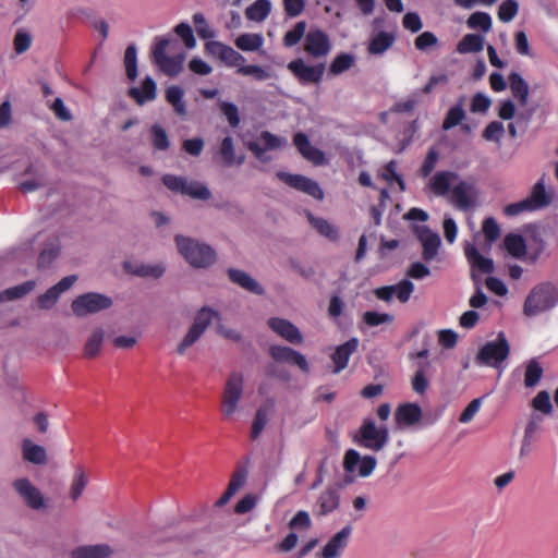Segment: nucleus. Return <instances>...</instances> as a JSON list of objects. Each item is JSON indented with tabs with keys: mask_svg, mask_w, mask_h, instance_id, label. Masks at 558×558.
I'll use <instances>...</instances> for the list:
<instances>
[{
	"mask_svg": "<svg viewBox=\"0 0 558 558\" xmlns=\"http://www.w3.org/2000/svg\"><path fill=\"white\" fill-rule=\"evenodd\" d=\"M151 57L159 70L170 77L181 73L186 58L177 41L165 37L156 38Z\"/></svg>",
	"mask_w": 558,
	"mask_h": 558,
	"instance_id": "obj_1",
	"label": "nucleus"
},
{
	"mask_svg": "<svg viewBox=\"0 0 558 558\" xmlns=\"http://www.w3.org/2000/svg\"><path fill=\"white\" fill-rule=\"evenodd\" d=\"M554 199V189L546 186L545 175H542L533 184L529 195L517 202L505 206L504 214L508 217H517L524 213H534L547 208Z\"/></svg>",
	"mask_w": 558,
	"mask_h": 558,
	"instance_id": "obj_2",
	"label": "nucleus"
},
{
	"mask_svg": "<svg viewBox=\"0 0 558 558\" xmlns=\"http://www.w3.org/2000/svg\"><path fill=\"white\" fill-rule=\"evenodd\" d=\"M527 263L535 264L543 256H548L550 242L558 243V227L550 225H532L525 229Z\"/></svg>",
	"mask_w": 558,
	"mask_h": 558,
	"instance_id": "obj_3",
	"label": "nucleus"
},
{
	"mask_svg": "<svg viewBox=\"0 0 558 558\" xmlns=\"http://www.w3.org/2000/svg\"><path fill=\"white\" fill-rule=\"evenodd\" d=\"M558 304V288L553 282H542L532 288L529 292L523 313L533 317L550 311Z\"/></svg>",
	"mask_w": 558,
	"mask_h": 558,
	"instance_id": "obj_4",
	"label": "nucleus"
},
{
	"mask_svg": "<svg viewBox=\"0 0 558 558\" xmlns=\"http://www.w3.org/2000/svg\"><path fill=\"white\" fill-rule=\"evenodd\" d=\"M174 240L179 253L192 267L206 268L214 264L216 253L206 243L184 235H177Z\"/></svg>",
	"mask_w": 558,
	"mask_h": 558,
	"instance_id": "obj_5",
	"label": "nucleus"
},
{
	"mask_svg": "<svg viewBox=\"0 0 558 558\" xmlns=\"http://www.w3.org/2000/svg\"><path fill=\"white\" fill-rule=\"evenodd\" d=\"M221 319L218 311L203 306L199 308L193 319L192 325L178 343L175 352L179 355H184L190 348H192L205 333L207 328L215 322Z\"/></svg>",
	"mask_w": 558,
	"mask_h": 558,
	"instance_id": "obj_6",
	"label": "nucleus"
},
{
	"mask_svg": "<svg viewBox=\"0 0 558 558\" xmlns=\"http://www.w3.org/2000/svg\"><path fill=\"white\" fill-rule=\"evenodd\" d=\"M244 395V377L240 372H231L223 386L220 410L226 418H232L240 410V402Z\"/></svg>",
	"mask_w": 558,
	"mask_h": 558,
	"instance_id": "obj_7",
	"label": "nucleus"
},
{
	"mask_svg": "<svg viewBox=\"0 0 558 558\" xmlns=\"http://www.w3.org/2000/svg\"><path fill=\"white\" fill-rule=\"evenodd\" d=\"M163 184L171 191L187 195L194 199L207 201L211 197L210 190L197 181H189L184 177L166 174L162 177Z\"/></svg>",
	"mask_w": 558,
	"mask_h": 558,
	"instance_id": "obj_8",
	"label": "nucleus"
},
{
	"mask_svg": "<svg viewBox=\"0 0 558 558\" xmlns=\"http://www.w3.org/2000/svg\"><path fill=\"white\" fill-rule=\"evenodd\" d=\"M509 344L504 336L499 333L495 341L485 343L477 353L476 362L482 365L499 367L509 354Z\"/></svg>",
	"mask_w": 558,
	"mask_h": 558,
	"instance_id": "obj_9",
	"label": "nucleus"
},
{
	"mask_svg": "<svg viewBox=\"0 0 558 558\" xmlns=\"http://www.w3.org/2000/svg\"><path fill=\"white\" fill-rule=\"evenodd\" d=\"M112 305V300L100 293L89 292L82 294L73 300L72 311L78 317H85L90 314L107 310Z\"/></svg>",
	"mask_w": 558,
	"mask_h": 558,
	"instance_id": "obj_10",
	"label": "nucleus"
},
{
	"mask_svg": "<svg viewBox=\"0 0 558 558\" xmlns=\"http://www.w3.org/2000/svg\"><path fill=\"white\" fill-rule=\"evenodd\" d=\"M376 459L372 456L361 457L353 449L347 451L343 460V466L348 474V482H352L355 476H369L376 468Z\"/></svg>",
	"mask_w": 558,
	"mask_h": 558,
	"instance_id": "obj_11",
	"label": "nucleus"
},
{
	"mask_svg": "<svg viewBox=\"0 0 558 558\" xmlns=\"http://www.w3.org/2000/svg\"><path fill=\"white\" fill-rule=\"evenodd\" d=\"M447 199L457 209L469 211L477 204V191L472 183L460 179Z\"/></svg>",
	"mask_w": 558,
	"mask_h": 558,
	"instance_id": "obj_12",
	"label": "nucleus"
},
{
	"mask_svg": "<svg viewBox=\"0 0 558 558\" xmlns=\"http://www.w3.org/2000/svg\"><path fill=\"white\" fill-rule=\"evenodd\" d=\"M12 485L16 494L28 508L43 510L47 507L45 496L28 478H17Z\"/></svg>",
	"mask_w": 558,
	"mask_h": 558,
	"instance_id": "obj_13",
	"label": "nucleus"
},
{
	"mask_svg": "<svg viewBox=\"0 0 558 558\" xmlns=\"http://www.w3.org/2000/svg\"><path fill=\"white\" fill-rule=\"evenodd\" d=\"M332 49L327 33L317 27H312L305 35L304 51L315 59L325 58Z\"/></svg>",
	"mask_w": 558,
	"mask_h": 558,
	"instance_id": "obj_14",
	"label": "nucleus"
},
{
	"mask_svg": "<svg viewBox=\"0 0 558 558\" xmlns=\"http://www.w3.org/2000/svg\"><path fill=\"white\" fill-rule=\"evenodd\" d=\"M423 418V410L415 402H404L395 411L396 426L400 430L415 429Z\"/></svg>",
	"mask_w": 558,
	"mask_h": 558,
	"instance_id": "obj_15",
	"label": "nucleus"
},
{
	"mask_svg": "<svg viewBox=\"0 0 558 558\" xmlns=\"http://www.w3.org/2000/svg\"><path fill=\"white\" fill-rule=\"evenodd\" d=\"M288 70L303 85L317 84L323 78L325 65L322 63L310 65L303 59H295L288 63Z\"/></svg>",
	"mask_w": 558,
	"mask_h": 558,
	"instance_id": "obj_16",
	"label": "nucleus"
},
{
	"mask_svg": "<svg viewBox=\"0 0 558 558\" xmlns=\"http://www.w3.org/2000/svg\"><path fill=\"white\" fill-rule=\"evenodd\" d=\"M361 444L371 450L379 451L388 442V429L377 427L374 421H365L360 429Z\"/></svg>",
	"mask_w": 558,
	"mask_h": 558,
	"instance_id": "obj_17",
	"label": "nucleus"
},
{
	"mask_svg": "<svg viewBox=\"0 0 558 558\" xmlns=\"http://www.w3.org/2000/svg\"><path fill=\"white\" fill-rule=\"evenodd\" d=\"M205 50L207 53L218 58L227 66L235 68L236 73H239V69L246 61L240 52L220 41H207L205 45Z\"/></svg>",
	"mask_w": 558,
	"mask_h": 558,
	"instance_id": "obj_18",
	"label": "nucleus"
},
{
	"mask_svg": "<svg viewBox=\"0 0 558 558\" xmlns=\"http://www.w3.org/2000/svg\"><path fill=\"white\" fill-rule=\"evenodd\" d=\"M278 178L291 187L304 192L318 201L324 198V191L319 184L307 177L281 171L278 172Z\"/></svg>",
	"mask_w": 558,
	"mask_h": 558,
	"instance_id": "obj_19",
	"label": "nucleus"
},
{
	"mask_svg": "<svg viewBox=\"0 0 558 558\" xmlns=\"http://www.w3.org/2000/svg\"><path fill=\"white\" fill-rule=\"evenodd\" d=\"M414 232L422 244V256L424 260H433L437 256L439 247L441 245V239L439 234L435 231H432L426 226L415 227Z\"/></svg>",
	"mask_w": 558,
	"mask_h": 558,
	"instance_id": "obj_20",
	"label": "nucleus"
},
{
	"mask_svg": "<svg viewBox=\"0 0 558 558\" xmlns=\"http://www.w3.org/2000/svg\"><path fill=\"white\" fill-rule=\"evenodd\" d=\"M288 141L283 137L271 134L270 132L264 131L260 133L258 138L248 144L250 150L254 153V155L260 159L266 161L267 158L265 153L267 150L279 149L286 147Z\"/></svg>",
	"mask_w": 558,
	"mask_h": 558,
	"instance_id": "obj_21",
	"label": "nucleus"
},
{
	"mask_svg": "<svg viewBox=\"0 0 558 558\" xmlns=\"http://www.w3.org/2000/svg\"><path fill=\"white\" fill-rule=\"evenodd\" d=\"M350 534V526L341 529L325 544L322 550L316 554V558H340L348 546Z\"/></svg>",
	"mask_w": 558,
	"mask_h": 558,
	"instance_id": "obj_22",
	"label": "nucleus"
},
{
	"mask_svg": "<svg viewBox=\"0 0 558 558\" xmlns=\"http://www.w3.org/2000/svg\"><path fill=\"white\" fill-rule=\"evenodd\" d=\"M269 354L277 362L293 364L304 373L310 372V365L306 357L292 348L283 345H271L269 348Z\"/></svg>",
	"mask_w": 558,
	"mask_h": 558,
	"instance_id": "obj_23",
	"label": "nucleus"
},
{
	"mask_svg": "<svg viewBox=\"0 0 558 558\" xmlns=\"http://www.w3.org/2000/svg\"><path fill=\"white\" fill-rule=\"evenodd\" d=\"M459 180V174L453 171H438L430 177L428 187L436 196L448 198Z\"/></svg>",
	"mask_w": 558,
	"mask_h": 558,
	"instance_id": "obj_24",
	"label": "nucleus"
},
{
	"mask_svg": "<svg viewBox=\"0 0 558 558\" xmlns=\"http://www.w3.org/2000/svg\"><path fill=\"white\" fill-rule=\"evenodd\" d=\"M77 280V276L71 275L62 278L57 284L49 288L37 299L38 306L44 310L51 308L59 300L60 295L68 291Z\"/></svg>",
	"mask_w": 558,
	"mask_h": 558,
	"instance_id": "obj_25",
	"label": "nucleus"
},
{
	"mask_svg": "<svg viewBox=\"0 0 558 558\" xmlns=\"http://www.w3.org/2000/svg\"><path fill=\"white\" fill-rule=\"evenodd\" d=\"M464 254L472 269L471 276L473 272L478 275L477 272L490 274L494 271L493 259L481 254L474 243H465Z\"/></svg>",
	"mask_w": 558,
	"mask_h": 558,
	"instance_id": "obj_26",
	"label": "nucleus"
},
{
	"mask_svg": "<svg viewBox=\"0 0 558 558\" xmlns=\"http://www.w3.org/2000/svg\"><path fill=\"white\" fill-rule=\"evenodd\" d=\"M268 326L274 332L292 344H301L303 342L300 329L288 319L272 317L268 320Z\"/></svg>",
	"mask_w": 558,
	"mask_h": 558,
	"instance_id": "obj_27",
	"label": "nucleus"
},
{
	"mask_svg": "<svg viewBox=\"0 0 558 558\" xmlns=\"http://www.w3.org/2000/svg\"><path fill=\"white\" fill-rule=\"evenodd\" d=\"M293 142L300 154L306 160L313 162L316 166L326 163L325 154L320 149L314 147L304 133H296L294 135Z\"/></svg>",
	"mask_w": 558,
	"mask_h": 558,
	"instance_id": "obj_28",
	"label": "nucleus"
},
{
	"mask_svg": "<svg viewBox=\"0 0 558 558\" xmlns=\"http://www.w3.org/2000/svg\"><path fill=\"white\" fill-rule=\"evenodd\" d=\"M293 142L300 154L306 160L313 162L316 166L326 163L325 154L320 149L314 147L304 133H296L294 135Z\"/></svg>",
	"mask_w": 558,
	"mask_h": 558,
	"instance_id": "obj_29",
	"label": "nucleus"
},
{
	"mask_svg": "<svg viewBox=\"0 0 558 558\" xmlns=\"http://www.w3.org/2000/svg\"><path fill=\"white\" fill-rule=\"evenodd\" d=\"M539 424L541 420L532 416L525 427L523 437L521 440L520 451H519V458L524 459L526 458L534 449V444L537 440V433L539 430Z\"/></svg>",
	"mask_w": 558,
	"mask_h": 558,
	"instance_id": "obj_30",
	"label": "nucleus"
},
{
	"mask_svg": "<svg viewBox=\"0 0 558 558\" xmlns=\"http://www.w3.org/2000/svg\"><path fill=\"white\" fill-rule=\"evenodd\" d=\"M357 347L359 340L352 338L336 348L335 352L331 354V360L335 364V374L340 373L347 367L350 356L356 351Z\"/></svg>",
	"mask_w": 558,
	"mask_h": 558,
	"instance_id": "obj_31",
	"label": "nucleus"
},
{
	"mask_svg": "<svg viewBox=\"0 0 558 558\" xmlns=\"http://www.w3.org/2000/svg\"><path fill=\"white\" fill-rule=\"evenodd\" d=\"M123 267L126 272L144 278H159L166 270L161 263L144 264L125 262Z\"/></svg>",
	"mask_w": 558,
	"mask_h": 558,
	"instance_id": "obj_32",
	"label": "nucleus"
},
{
	"mask_svg": "<svg viewBox=\"0 0 558 558\" xmlns=\"http://www.w3.org/2000/svg\"><path fill=\"white\" fill-rule=\"evenodd\" d=\"M129 96L132 97L140 106L148 101H153L157 97V84L150 76H146L140 87L129 89Z\"/></svg>",
	"mask_w": 558,
	"mask_h": 558,
	"instance_id": "obj_33",
	"label": "nucleus"
},
{
	"mask_svg": "<svg viewBox=\"0 0 558 558\" xmlns=\"http://www.w3.org/2000/svg\"><path fill=\"white\" fill-rule=\"evenodd\" d=\"M506 251L514 258L527 263L526 256V235L509 233L504 239Z\"/></svg>",
	"mask_w": 558,
	"mask_h": 558,
	"instance_id": "obj_34",
	"label": "nucleus"
},
{
	"mask_svg": "<svg viewBox=\"0 0 558 558\" xmlns=\"http://www.w3.org/2000/svg\"><path fill=\"white\" fill-rule=\"evenodd\" d=\"M339 506V492L336 487H327L318 496L316 501V510L318 514L326 515L335 511Z\"/></svg>",
	"mask_w": 558,
	"mask_h": 558,
	"instance_id": "obj_35",
	"label": "nucleus"
},
{
	"mask_svg": "<svg viewBox=\"0 0 558 558\" xmlns=\"http://www.w3.org/2000/svg\"><path fill=\"white\" fill-rule=\"evenodd\" d=\"M113 549L107 544L80 546L72 550L71 558H111Z\"/></svg>",
	"mask_w": 558,
	"mask_h": 558,
	"instance_id": "obj_36",
	"label": "nucleus"
},
{
	"mask_svg": "<svg viewBox=\"0 0 558 558\" xmlns=\"http://www.w3.org/2000/svg\"><path fill=\"white\" fill-rule=\"evenodd\" d=\"M396 38L388 32H378L368 41L367 51L372 56H381L392 47Z\"/></svg>",
	"mask_w": 558,
	"mask_h": 558,
	"instance_id": "obj_37",
	"label": "nucleus"
},
{
	"mask_svg": "<svg viewBox=\"0 0 558 558\" xmlns=\"http://www.w3.org/2000/svg\"><path fill=\"white\" fill-rule=\"evenodd\" d=\"M167 102L173 108L174 112L180 117H185L187 113L186 102L184 100V90L178 85L167 87L165 92Z\"/></svg>",
	"mask_w": 558,
	"mask_h": 558,
	"instance_id": "obj_38",
	"label": "nucleus"
},
{
	"mask_svg": "<svg viewBox=\"0 0 558 558\" xmlns=\"http://www.w3.org/2000/svg\"><path fill=\"white\" fill-rule=\"evenodd\" d=\"M89 477L86 470L82 465H77L74 470L70 488L69 497L73 501H77L83 495L86 486L88 485Z\"/></svg>",
	"mask_w": 558,
	"mask_h": 558,
	"instance_id": "obj_39",
	"label": "nucleus"
},
{
	"mask_svg": "<svg viewBox=\"0 0 558 558\" xmlns=\"http://www.w3.org/2000/svg\"><path fill=\"white\" fill-rule=\"evenodd\" d=\"M228 275L232 282L239 284L243 289L259 295L264 293L263 287L245 271L229 269Z\"/></svg>",
	"mask_w": 558,
	"mask_h": 558,
	"instance_id": "obj_40",
	"label": "nucleus"
},
{
	"mask_svg": "<svg viewBox=\"0 0 558 558\" xmlns=\"http://www.w3.org/2000/svg\"><path fill=\"white\" fill-rule=\"evenodd\" d=\"M22 453L25 461L33 464H45L47 461V452L43 446L36 445L26 438L22 442Z\"/></svg>",
	"mask_w": 558,
	"mask_h": 558,
	"instance_id": "obj_41",
	"label": "nucleus"
},
{
	"mask_svg": "<svg viewBox=\"0 0 558 558\" xmlns=\"http://www.w3.org/2000/svg\"><path fill=\"white\" fill-rule=\"evenodd\" d=\"M510 89L514 98L521 106H525L529 100V85L525 80L517 72L509 75Z\"/></svg>",
	"mask_w": 558,
	"mask_h": 558,
	"instance_id": "obj_42",
	"label": "nucleus"
},
{
	"mask_svg": "<svg viewBox=\"0 0 558 558\" xmlns=\"http://www.w3.org/2000/svg\"><path fill=\"white\" fill-rule=\"evenodd\" d=\"M25 174H29L31 178L20 181L19 186L23 192H26V193L34 192V191L38 190L39 187L44 186L46 183V175L39 169L29 167L26 170Z\"/></svg>",
	"mask_w": 558,
	"mask_h": 558,
	"instance_id": "obj_43",
	"label": "nucleus"
},
{
	"mask_svg": "<svg viewBox=\"0 0 558 558\" xmlns=\"http://www.w3.org/2000/svg\"><path fill=\"white\" fill-rule=\"evenodd\" d=\"M264 41L262 34L244 33L235 39V46L242 51L253 52L259 50Z\"/></svg>",
	"mask_w": 558,
	"mask_h": 558,
	"instance_id": "obj_44",
	"label": "nucleus"
},
{
	"mask_svg": "<svg viewBox=\"0 0 558 558\" xmlns=\"http://www.w3.org/2000/svg\"><path fill=\"white\" fill-rule=\"evenodd\" d=\"M271 10L269 0H256L245 10V16L253 22H263L267 19Z\"/></svg>",
	"mask_w": 558,
	"mask_h": 558,
	"instance_id": "obj_45",
	"label": "nucleus"
},
{
	"mask_svg": "<svg viewBox=\"0 0 558 558\" xmlns=\"http://www.w3.org/2000/svg\"><path fill=\"white\" fill-rule=\"evenodd\" d=\"M36 287L35 280H28L15 287H11L0 292V302L13 301L31 293Z\"/></svg>",
	"mask_w": 558,
	"mask_h": 558,
	"instance_id": "obj_46",
	"label": "nucleus"
},
{
	"mask_svg": "<svg viewBox=\"0 0 558 558\" xmlns=\"http://www.w3.org/2000/svg\"><path fill=\"white\" fill-rule=\"evenodd\" d=\"M484 48V37L478 34H468L457 45V51L461 54L478 52Z\"/></svg>",
	"mask_w": 558,
	"mask_h": 558,
	"instance_id": "obj_47",
	"label": "nucleus"
},
{
	"mask_svg": "<svg viewBox=\"0 0 558 558\" xmlns=\"http://www.w3.org/2000/svg\"><path fill=\"white\" fill-rule=\"evenodd\" d=\"M307 219L311 226L327 239L336 241L339 238L338 229L328 220L320 217H315L312 214H307Z\"/></svg>",
	"mask_w": 558,
	"mask_h": 558,
	"instance_id": "obj_48",
	"label": "nucleus"
},
{
	"mask_svg": "<svg viewBox=\"0 0 558 558\" xmlns=\"http://www.w3.org/2000/svg\"><path fill=\"white\" fill-rule=\"evenodd\" d=\"M105 339V331L101 328L95 329L87 338L84 347V355L86 357H95L101 351Z\"/></svg>",
	"mask_w": 558,
	"mask_h": 558,
	"instance_id": "obj_49",
	"label": "nucleus"
},
{
	"mask_svg": "<svg viewBox=\"0 0 558 558\" xmlns=\"http://www.w3.org/2000/svg\"><path fill=\"white\" fill-rule=\"evenodd\" d=\"M466 25L471 29H480L484 33H488L492 29L493 20L487 12L476 11L468 17Z\"/></svg>",
	"mask_w": 558,
	"mask_h": 558,
	"instance_id": "obj_50",
	"label": "nucleus"
},
{
	"mask_svg": "<svg viewBox=\"0 0 558 558\" xmlns=\"http://www.w3.org/2000/svg\"><path fill=\"white\" fill-rule=\"evenodd\" d=\"M244 483H245V474L235 473L232 476L225 493L216 501V506H218V507L225 506L234 496V494L244 485Z\"/></svg>",
	"mask_w": 558,
	"mask_h": 558,
	"instance_id": "obj_51",
	"label": "nucleus"
},
{
	"mask_svg": "<svg viewBox=\"0 0 558 558\" xmlns=\"http://www.w3.org/2000/svg\"><path fill=\"white\" fill-rule=\"evenodd\" d=\"M543 376V367L537 360H531L525 365L524 386L532 388L538 384Z\"/></svg>",
	"mask_w": 558,
	"mask_h": 558,
	"instance_id": "obj_52",
	"label": "nucleus"
},
{
	"mask_svg": "<svg viewBox=\"0 0 558 558\" xmlns=\"http://www.w3.org/2000/svg\"><path fill=\"white\" fill-rule=\"evenodd\" d=\"M355 62V57L352 53L342 52L336 56L329 65V71L333 75H339L344 71L351 69Z\"/></svg>",
	"mask_w": 558,
	"mask_h": 558,
	"instance_id": "obj_53",
	"label": "nucleus"
},
{
	"mask_svg": "<svg viewBox=\"0 0 558 558\" xmlns=\"http://www.w3.org/2000/svg\"><path fill=\"white\" fill-rule=\"evenodd\" d=\"M464 118L465 111L463 109V102L461 100L448 110L446 118L442 122V129L448 131L460 124Z\"/></svg>",
	"mask_w": 558,
	"mask_h": 558,
	"instance_id": "obj_54",
	"label": "nucleus"
},
{
	"mask_svg": "<svg viewBox=\"0 0 558 558\" xmlns=\"http://www.w3.org/2000/svg\"><path fill=\"white\" fill-rule=\"evenodd\" d=\"M412 389L417 395H424L429 387V377L426 365L420 366L411 380Z\"/></svg>",
	"mask_w": 558,
	"mask_h": 558,
	"instance_id": "obj_55",
	"label": "nucleus"
},
{
	"mask_svg": "<svg viewBox=\"0 0 558 558\" xmlns=\"http://www.w3.org/2000/svg\"><path fill=\"white\" fill-rule=\"evenodd\" d=\"M306 23L304 21L298 22L293 28L288 31L283 37V45L288 48L294 47L306 35Z\"/></svg>",
	"mask_w": 558,
	"mask_h": 558,
	"instance_id": "obj_56",
	"label": "nucleus"
},
{
	"mask_svg": "<svg viewBox=\"0 0 558 558\" xmlns=\"http://www.w3.org/2000/svg\"><path fill=\"white\" fill-rule=\"evenodd\" d=\"M238 74L252 76L256 81H266L274 77V74L269 70L259 65L245 63H243V65L239 69Z\"/></svg>",
	"mask_w": 558,
	"mask_h": 558,
	"instance_id": "obj_57",
	"label": "nucleus"
},
{
	"mask_svg": "<svg viewBox=\"0 0 558 558\" xmlns=\"http://www.w3.org/2000/svg\"><path fill=\"white\" fill-rule=\"evenodd\" d=\"M124 64L128 78L134 81L137 76V50L135 45H129L125 49Z\"/></svg>",
	"mask_w": 558,
	"mask_h": 558,
	"instance_id": "obj_58",
	"label": "nucleus"
},
{
	"mask_svg": "<svg viewBox=\"0 0 558 558\" xmlns=\"http://www.w3.org/2000/svg\"><path fill=\"white\" fill-rule=\"evenodd\" d=\"M519 12L518 0H504L498 8V19L502 23L511 22Z\"/></svg>",
	"mask_w": 558,
	"mask_h": 558,
	"instance_id": "obj_59",
	"label": "nucleus"
},
{
	"mask_svg": "<svg viewBox=\"0 0 558 558\" xmlns=\"http://www.w3.org/2000/svg\"><path fill=\"white\" fill-rule=\"evenodd\" d=\"M33 43L32 35L28 31L20 28L16 31L13 38V48L16 54L26 52Z\"/></svg>",
	"mask_w": 558,
	"mask_h": 558,
	"instance_id": "obj_60",
	"label": "nucleus"
},
{
	"mask_svg": "<svg viewBox=\"0 0 558 558\" xmlns=\"http://www.w3.org/2000/svg\"><path fill=\"white\" fill-rule=\"evenodd\" d=\"M472 279L474 281L475 291L469 300V304L473 308H481L486 305L488 299L482 288V278L473 272Z\"/></svg>",
	"mask_w": 558,
	"mask_h": 558,
	"instance_id": "obj_61",
	"label": "nucleus"
},
{
	"mask_svg": "<svg viewBox=\"0 0 558 558\" xmlns=\"http://www.w3.org/2000/svg\"><path fill=\"white\" fill-rule=\"evenodd\" d=\"M151 144L158 150H166L170 146V141L166 130L159 124H155L150 128Z\"/></svg>",
	"mask_w": 558,
	"mask_h": 558,
	"instance_id": "obj_62",
	"label": "nucleus"
},
{
	"mask_svg": "<svg viewBox=\"0 0 558 558\" xmlns=\"http://www.w3.org/2000/svg\"><path fill=\"white\" fill-rule=\"evenodd\" d=\"M290 529L293 532L308 531L312 526V520L307 511L300 510L291 519L289 523Z\"/></svg>",
	"mask_w": 558,
	"mask_h": 558,
	"instance_id": "obj_63",
	"label": "nucleus"
},
{
	"mask_svg": "<svg viewBox=\"0 0 558 558\" xmlns=\"http://www.w3.org/2000/svg\"><path fill=\"white\" fill-rule=\"evenodd\" d=\"M392 290L395 296L401 302L405 303L410 300L413 291H414V284L409 279H403L397 284H392Z\"/></svg>",
	"mask_w": 558,
	"mask_h": 558,
	"instance_id": "obj_64",
	"label": "nucleus"
}]
</instances>
